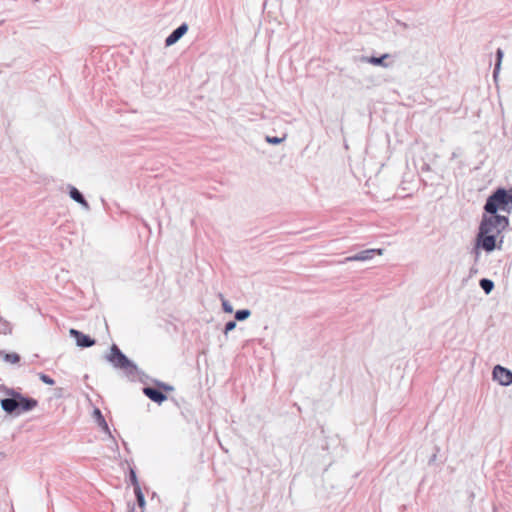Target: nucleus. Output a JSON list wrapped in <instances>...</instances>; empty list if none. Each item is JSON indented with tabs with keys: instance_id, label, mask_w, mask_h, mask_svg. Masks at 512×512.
Returning a JSON list of instances; mask_svg holds the SVG:
<instances>
[{
	"instance_id": "1",
	"label": "nucleus",
	"mask_w": 512,
	"mask_h": 512,
	"mask_svg": "<svg viewBox=\"0 0 512 512\" xmlns=\"http://www.w3.org/2000/svg\"><path fill=\"white\" fill-rule=\"evenodd\" d=\"M6 394L8 397L2 399L0 405L7 414L19 416L32 411L38 405L36 399L25 397L14 389H8Z\"/></svg>"
},
{
	"instance_id": "2",
	"label": "nucleus",
	"mask_w": 512,
	"mask_h": 512,
	"mask_svg": "<svg viewBox=\"0 0 512 512\" xmlns=\"http://www.w3.org/2000/svg\"><path fill=\"white\" fill-rule=\"evenodd\" d=\"M484 210L487 214H497L498 211L510 213L512 210V191L498 188L487 198Z\"/></svg>"
},
{
	"instance_id": "3",
	"label": "nucleus",
	"mask_w": 512,
	"mask_h": 512,
	"mask_svg": "<svg viewBox=\"0 0 512 512\" xmlns=\"http://www.w3.org/2000/svg\"><path fill=\"white\" fill-rule=\"evenodd\" d=\"M509 225L507 216L498 214L483 215L478 233L499 235Z\"/></svg>"
},
{
	"instance_id": "4",
	"label": "nucleus",
	"mask_w": 512,
	"mask_h": 512,
	"mask_svg": "<svg viewBox=\"0 0 512 512\" xmlns=\"http://www.w3.org/2000/svg\"><path fill=\"white\" fill-rule=\"evenodd\" d=\"M106 359L115 368L123 370L127 375L136 374L137 366L122 353L117 345L113 344L111 346L110 353L106 356Z\"/></svg>"
},
{
	"instance_id": "5",
	"label": "nucleus",
	"mask_w": 512,
	"mask_h": 512,
	"mask_svg": "<svg viewBox=\"0 0 512 512\" xmlns=\"http://www.w3.org/2000/svg\"><path fill=\"white\" fill-rule=\"evenodd\" d=\"M498 235H492V234H482L478 233L476 237V247L475 252L478 256V248H482L486 252H492L497 246H496V239Z\"/></svg>"
},
{
	"instance_id": "6",
	"label": "nucleus",
	"mask_w": 512,
	"mask_h": 512,
	"mask_svg": "<svg viewBox=\"0 0 512 512\" xmlns=\"http://www.w3.org/2000/svg\"><path fill=\"white\" fill-rule=\"evenodd\" d=\"M492 375L493 379L502 386H508L512 384V371L501 365H496L493 368Z\"/></svg>"
},
{
	"instance_id": "7",
	"label": "nucleus",
	"mask_w": 512,
	"mask_h": 512,
	"mask_svg": "<svg viewBox=\"0 0 512 512\" xmlns=\"http://www.w3.org/2000/svg\"><path fill=\"white\" fill-rule=\"evenodd\" d=\"M69 333L76 340V344L79 347L88 348L95 344L94 339L76 329H70Z\"/></svg>"
},
{
	"instance_id": "8",
	"label": "nucleus",
	"mask_w": 512,
	"mask_h": 512,
	"mask_svg": "<svg viewBox=\"0 0 512 512\" xmlns=\"http://www.w3.org/2000/svg\"><path fill=\"white\" fill-rule=\"evenodd\" d=\"M375 254L382 255L383 250L382 249H367L364 251H361L353 256H349L345 259L346 262H352V261H367L374 257Z\"/></svg>"
},
{
	"instance_id": "9",
	"label": "nucleus",
	"mask_w": 512,
	"mask_h": 512,
	"mask_svg": "<svg viewBox=\"0 0 512 512\" xmlns=\"http://www.w3.org/2000/svg\"><path fill=\"white\" fill-rule=\"evenodd\" d=\"M188 31V24L182 23L165 40L166 46H172L178 42Z\"/></svg>"
},
{
	"instance_id": "10",
	"label": "nucleus",
	"mask_w": 512,
	"mask_h": 512,
	"mask_svg": "<svg viewBox=\"0 0 512 512\" xmlns=\"http://www.w3.org/2000/svg\"><path fill=\"white\" fill-rule=\"evenodd\" d=\"M143 393L150 400L158 404L163 403L167 399V396L162 391L153 387H144Z\"/></svg>"
},
{
	"instance_id": "11",
	"label": "nucleus",
	"mask_w": 512,
	"mask_h": 512,
	"mask_svg": "<svg viewBox=\"0 0 512 512\" xmlns=\"http://www.w3.org/2000/svg\"><path fill=\"white\" fill-rule=\"evenodd\" d=\"M69 195L74 201L82 205L83 208H85L86 210L89 209L88 202L84 198L83 194L77 188L71 186L69 190Z\"/></svg>"
},
{
	"instance_id": "12",
	"label": "nucleus",
	"mask_w": 512,
	"mask_h": 512,
	"mask_svg": "<svg viewBox=\"0 0 512 512\" xmlns=\"http://www.w3.org/2000/svg\"><path fill=\"white\" fill-rule=\"evenodd\" d=\"M503 57H504L503 50L501 48H498L497 51H496V63H495L494 71H493V79H494V81L498 80L499 73H500V70H501V64H502Z\"/></svg>"
},
{
	"instance_id": "13",
	"label": "nucleus",
	"mask_w": 512,
	"mask_h": 512,
	"mask_svg": "<svg viewBox=\"0 0 512 512\" xmlns=\"http://www.w3.org/2000/svg\"><path fill=\"white\" fill-rule=\"evenodd\" d=\"M93 416L95 418V420L97 421L98 425L106 432L109 434V436H111V432L109 430V427H108V424L106 422V420L104 419L101 411L98 409V408H95L94 411H93Z\"/></svg>"
},
{
	"instance_id": "14",
	"label": "nucleus",
	"mask_w": 512,
	"mask_h": 512,
	"mask_svg": "<svg viewBox=\"0 0 512 512\" xmlns=\"http://www.w3.org/2000/svg\"><path fill=\"white\" fill-rule=\"evenodd\" d=\"M0 357H2V359L7 362V363H10V364H17L19 363L20 361V355L13 352V353H7L3 350H0Z\"/></svg>"
},
{
	"instance_id": "15",
	"label": "nucleus",
	"mask_w": 512,
	"mask_h": 512,
	"mask_svg": "<svg viewBox=\"0 0 512 512\" xmlns=\"http://www.w3.org/2000/svg\"><path fill=\"white\" fill-rule=\"evenodd\" d=\"M388 54H383L380 57H363L362 60L368 62L373 65L387 67V64L384 63V60L388 57Z\"/></svg>"
},
{
	"instance_id": "16",
	"label": "nucleus",
	"mask_w": 512,
	"mask_h": 512,
	"mask_svg": "<svg viewBox=\"0 0 512 512\" xmlns=\"http://www.w3.org/2000/svg\"><path fill=\"white\" fill-rule=\"evenodd\" d=\"M479 285L486 294H490L494 289V282L487 278L481 279Z\"/></svg>"
},
{
	"instance_id": "17",
	"label": "nucleus",
	"mask_w": 512,
	"mask_h": 512,
	"mask_svg": "<svg viewBox=\"0 0 512 512\" xmlns=\"http://www.w3.org/2000/svg\"><path fill=\"white\" fill-rule=\"evenodd\" d=\"M250 315H251V311L250 310H248V309H241V310L236 311L235 319L238 320V321H244L247 318H249Z\"/></svg>"
},
{
	"instance_id": "18",
	"label": "nucleus",
	"mask_w": 512,
	"mask_h": 512,
	"mask_svg": "<svg viewBox=\"0 0 512 512\" xmlns=\"http://www.w3.org/2000/svg\"><path fill=\"white\" fill-rule=\"evenodd\" d=\"M134 493H135V496L137 498L138 505L143 508L145 506V497H144V494H143V492L141 490V487L137 486L136 490H134Z\"/></svg>"
},
{
	"instance_id": "19",
	"label": "nucleus",
	"mask_w": 512,
	"mask_h": 512,
	"mask_svg": "<svg viewBox=\"0 0 512 512\" xmlns=\"http://www.w3.org/2000/svg\"><path fill=\"white\" fill-rule=\"evenodd\" d=\"M285 140V137H275V136H266V142L269 144L277 145L282 143Z\"/></svg>"
},
{
	"instance_id": "20",
	"label": "nucleus",
	"mask_w": 512,
	"mask_h": 512,
	"mask_svg": "<svg viewBox=\"0 0 512 512\" xmlns=\"http://www.w3.org/2000/svg\"><path fill=\"white\" fill-rule=\"evenodd\" d=\"M221 300H222V308L224 310V312L226 313H232L233 312V307L232 305L229 303V301H227L226 299H224V297L221 295Z\"/></svg>"
},
{
	"instance_id": "21",
	"label": "nucleus",
	"mask_w": 512,
	"mask_h": 512,
	"mask_svg": "<svg viewBox=\"0 0 512 512\" xmlns=\"http://www.w3.org/2000/svg\"><path fill=\"white\" fill-rule=\"evenodd\" d=\"M39 379L47 385H54L55 383V381L51 377L44 373H39Z\"/></svg>"
},
{
	"instance_id": "22",
	"label": "nucleus",
	"mask_w": 512,
	"mask_h": 512,
	"mask_svg": "<svg viewBox=\"0 0 512 512\" xmlns=\"http://www.w3.org/2000/svg\"><path fill=\"white\" fill-rule=\"evenodd\" d=\"M236 328V322L235 321H229L226 323L224 328V334L227 335L230 331L234 330Z\"/></svg>"
},
{
	"instance_id": "23",
	"label": "nucleus",
	"mask_w": 512,
	"mask_h": 512,
	"mask_svg": "<svg viewBox=\"0 0 512 512\" xmlns=\"http://www.w3.org/2000/svg\"><path fill=\"white\" fill-rule=\"evenodd\" d=\"M130 481L134 487V490H136V487L137 486H140L139 483H138V480H137V476H136V473L134 470H130Z\"/></svg>"
},
{
	"instance_id": "24",
	"label": "nucleus",
	"mask_w": 512,
	"mask_h": 512,
	"mask_svg": "<svg viewBox=\"0 0 512 512\" xmlns=\"http://www.w3.org/2000/svg\"><path fill=\"white\" fill-rule=\"evenodd\" d=\"M157 385L159 387H161L162 389H164L165 391H172L173 390V387L166 384V383H162V382H158Z\"/></svg>"
}]
</instances>
